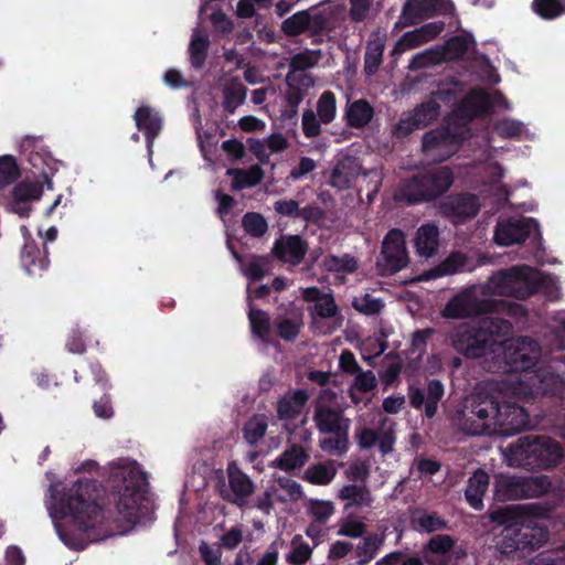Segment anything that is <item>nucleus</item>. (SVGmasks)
<instances>
[{"label": "nucleus", "mask_w": 565, "mask_h": 565, "mask_svg": "<svg viewBox=\"0 0 565 565\" xmlns=\"http://www.w3.org/2000/svg\"><path fill=\"white\" fill-rule=\"evenodd\" d=\"M268 428V419L264 414H254L248 418L243 428V438L249 446H257V444L265 437Z\"/></svg>", "instance_id": "obj_33"}, {"label": "nucleus", "mask_w": 565, "mask_h": 565, "mask_svg": "<svg viewBox=\"0 0 565 565\" xmlns=\"http://www.w3.org/2000/svg\"><path fill=\"white\" fill-rule=\"evenodd\" d=\"M199 553L205 565H221V547H212L206 542L202 541L199 545Z\"/></svg>", "instance_id": "obj_64"}, {"label": "nucleus", "mask_w": 565, "mask_h": 565, "mask_svg": "<svg viewBox=\"0 0 565 565\" xmlns=\"http://www.w3.org/2000/svg\"><path fill=\"white\" fill-rule=\"evenodd\" d=\"M507 462L511 467L526 470L551 469L563 458V449L551 437L526 435L508 446Z\"/></svg>", "instance_id": "obj_5"}, {"label": "nucleus", "mask_w": 565, "mask_h": 565, "mask_svg": "<svg viewBox=\"0 0 565 565\" xmlns=\"http://www.w3.org/2000/svg\"><path fill=\"white\" fill-rule=\"evenodd\" d=\"M541 348L530 338L511 341L504 349L505 372L520 373L519 391L526 397H565V380L548 367L539 366Z\"/></svg>", "instance_id": "obj_2"}, {"label": "nucleus", "mask_w": 565, "mask_h": 565, "mask_svg": "<svg viewBox=\"0 0 565 565\" xmlns=\"http://www.w3.org/2000/svg\"><path fill=\"white\" fill-rule=\"evenodd\" d=\"M354 161L350 158L339 161L331 171L330 184L338 190L348 189L358 173L353 168Z\"/></svg>", "instance_id": "obj_35"}, {"label": "nucleus", "mask_w": 565, "mask_h": 565, "mask_svg": "<svg viewBox=\"0 0 565 565\" xmlns=\"http://www.w3.org/2000/svg\"><path fill=\"white\" fill-rule=\"evenodd\" d=\"M417 129L422 128L409 113L408 115L401 117L398 122L393 128V135L398 139H403L408 137L413 131Z\"/></svg>", "instance_id": "obj_61"}, {"label": "nucleus", "mask_w": 565, "mask_h": 565, "mask_svg": "<svg viewBox=\"0 0 565 565\" xmlns=\"http://www.w3.org/2000/svg\"><path fill=\"white\" fill-rule=\"evenodd\" d=\"M490 484L489 475L481 468L477 469L468 479L465 489V499L476 511L483 509V497Z\"/></svg>", "instance_id": "obj_21"}, {"label": "nucleus", "mask_w": 565, "mask_h": 565, "mask_svg": "<svg viewBox=\"0 0 565 565\" xmlns=\"http://www.w3.org/2000/svg\"><path fill=\"white\" fill-rule=\"evenodd\" d=\"M20 260L23 269L30 276H41L50 265L47 246L44 245V248L40 249L33 239L25 241Z\"/></svg>", "instance_id": "obj_18"}, {"label": "nucleus", "mask_w": 565, "mask_h": 565, "mask_svg": "<svg viewBox=\"0 0 565 565\" xmlns=\"http://www.w3.org/2000/svg\"><path fill=\"white\" fill-rule=\"evenodd\" d=\"M332 437L320 440V448L323 451L341 456L349 449V431H340L331 434Z\"/></svg>", "instance_id": "obj_48"}, {"label": "nucleus", "mask_w": 565, "mask_h": 565, "mask_svg": "<svg viewBox=\"0 0 565 565\" xmlns=\"http://www.w3.org/2000/svg\"><path fill=\"white\" fill-rule=\"evenodd\" d=\"M512 330L513 326L509 320L488 317L477 323H460L452 329L449 340L458 353L469 359H478L486 355L498 338L509 335Z\"/></svg>", "instance_id": "obj_4"}, {"label": "nucleus", "mask_w": 565, "mask_h": 565, "mask_svg": "<svg viewBox=\"0 0 565 565\" xmlns=\"http://www.w3.org/2000/svg\"><path fill=\"white\" fill-rule=\"evenodd\" d=\"M505 302L493 299H479L470 291L455 295L446 303L441 316L447 319H463L475 315L492 313L499 310Z\"/></svg>", "instance_id": "obj_12"}, {"label": "nucleus", "mask_w": 565, "mask_h": 565, "mask_svg": "<svg viewBox=\"0 0 565 565\" xmlns=\"http://www.w3.org/2000/svg\"><path fill=\"white\" fill-rule=\"evenodd\" d=\"M377 385L375 374L371 371H360L353 381V387L359 392L366 393L373 391Z\"/></svg>", "instance_id": "obj_62"}, {"label": "nucleus", "mask_w": 565, "mask_h": 565, "mask_svg": "<svg viewBox=\"0 0 565 565\" xmlns=\"http://www.w3.org/2000/svg\"><path fill=\"white\" fill-rule=\"evenodd\" d=\"M383 51L384 46L380 43L370 44L366 47L364 55V71L367 75H373L377 72L382 63Z\"/></svg>", "instance_id": "obj_52"}, {"label": "nucleus", "mask_w": 565, "mask_h": 565, "mask_svg": "<svg viewBox=\"0 0 565 565\" xmlns=\"http://www.w3.org/2000/svg\"><path fill=\"white\" fill-rule=\"evenodd\" d=\"M309 458L308 451L301 445L292 444L271 462V467L282 471H291L302 468Z\"/></svg>", "instance_id": "obj_29"}, {"label": "nucleus", "mask_w": 565, "mask_h": 565, "mask_svg": "<svg viewBox=\"0 0 565 565\" xmlns=\"http://www.w3.org/2000/svg\"><path fill=\"white\" fill-rule=\"evenodd\" d=\"M308 250L307 242L299 235L282 236L274 244L273 252L275 256L291 265H299Z\"/></svg>", "instance_id": "obj_17"}, {"label": "nucleus", "mask_w": 565, "mask_h": 565, "mask_svg": "<svg viewBox=\"0 0 565 565\" xmlns=\"http://www.w3.org/2000/svg\"><path fill=\"white\" fill-rule=\"evenodd\" d=\"M20 178V168L13 156L0 157V189L14 183Z\"/></svg>", "instance_id": "obj_45"}, {"label": "nucleus", "mask_w": 565, "mask_h": 565, "mask_svg": "<svg viewBox=\"0 0 565 565\" xmlns=\"http://www.w3.org/2000/svg\"><path fill=\"white\" fill-rule=\"evenodd\" d=\"M308 512L318 524H324L334 513V507L330 501L312 499L308 505Z\"/></svg>", "instance_id": "obj_51"}, {"label": "nucleus", "mask_w": 565, "mask_h": 565, "mask_svg": "<svg viewBox=\"0 0 565 565\" xmlns=\"http://www.w3.org/2000/svg\"><path fill=\"white\" fill-rule=\"evenodd\" d=\"M248 320L252 333L264 343L270 342L271 321L269 315L262 309H250Z\"/></svg>", "instance_id": "obj_37"}, {"label": "nucleus", "mask_w": 565, "mask_h": 565, "mask_svg": "<svg viewBox=\"0 0 565 565\" xmlns=\"http://www.w3.org/2000/svg\"><path fill=\"white\" fill-rule=\"evenodd\" d=\"M455 546V540L448 534H437L430 537L424 547L426 553L446 554Z\"/></svg>", "instance_id": "obj_53"}, {"label": "nucleus", "mask_w": 565, "mask_h": 565, "mask_svg": "<svg viewBox=\"0 0 565 565\" xmlns=\"http://www.w3.org/2000/svg\"><path fill=\"white\" fill-rule=\"evenodd\" d=\"M244 231L253 237H262L268 230L266 218L257 212H247L242 218Z\"/></svg>", "instance_id": "obj_46"}, {"label": "nucleus", "mask_w": 565, "mask_h": 565, "mask_svg": "<svg viewBox=\"0 0 565 565\" xmlns=\"http://www.w3.org/2000/svg\"><path fill=\"white\" fill-rule=\"evenodd\" d=\"M494 129L501 137L514 138L521 135L522 122L511 118H503L495 124Z\"/></svg>", "instance_id": "obj_59"}, {"label": "nucleus", "mask_w": 565, "mask_h": 565, "mask_svg": "<svg viewBox=\"0 0 565 565\" xmlns=\"http://www.w3.org/2000/svg\"><path fill=\"white\" fill-rule=\"evenodd\" d=\"M274 326L277 335L287 342L295 341L300 332V323L286 317L276 318Z\"/></svg>", "instance_id": "obj_50"}, {"label": "nucleus", "mask_w": 565, "mask_h": 565, "mask_svg": "<svg viewBox=\"0 0 565 565\" xmlns=\"http://www.w3.org/2000/svg\"><path fill=\"white\" fill-rule=\"evenodd\" d=\"M306 390H289L277 402L276 412L279 420L291 422L303 411L309 401Z\"/></svg>", "instance_id": "obj_19"}, {"label": "nucleus", "mask_w": 565, "mask_h": 565, "mask_svg": "<svg viewBox=\"0 0 565 565\" xmlns=\"http://www.w3.org/2000/svg\"><path fill=\"white\" fill-rule=\"evenodd\" d=\"M489 518L493 523L504 525L499 551L510 559H523L541 548L548 540L545 525L531 519H522L519 507L508 505L492 509Z\"/></svg>", "instance_id": "obj_3"}, {"label": "nucleus", "mask_w": 565, "mask_h": 565, "mask_svg": "<svg viewBox=\"0 0 565 565\" xmlns=\"http://www.w3.org/2000/svg\"><path fill=\"white\" fill-rule=\"evenodd\" d=\"M479 198L472 193L449 195L439 205L441 214L454 223H463L473 218L479 213Z\"/></svg>", "instance_id": "obj_14"}, {"label": "nucleus", "mask_w": 565, "mask_h": 565, "mask_svg": "<svg viewBox=\"0 0 565 565\" xmlns=\"http://www.w3.org/2000/svg\"><path fill=\"white\" fill-rule=\"evenodd\" d=\"M134 119L139 131L145 134L147 145L150 147L162 129V119L150 106L137 108Z\"/></svg>", "instance_id": "obj_22"}, {"label": "nucleus", "mask_w": 565, "mask_h": 565, "mask_svg": "<svg viewBox=\"0 0 565 565\" xmlns=\"http://www.w3.org/2000/svg\"><path fill=\"white\" fill-rule=\"evenodd\" d=\"M280 31L287 38L306 34L312 44H321L330 31V21L326 12L310 7L285 19L280 24Z\"/></svg>", "instance_id": "obj_10"}, {"label": "nucleus", "mask_w": 565, "mask_h": 565, "mask_svg": "<svg viewBox=\"0 0 565 565\" xmlns=\"http://www.w3.org/2000/svg\"><path fill=\"white\" fill-rule=\"evenodd\" d=\"M316 115L323 125L331 124L337 116V98L333 92L324 90L317 100Z\"/></svg>", "instance_id": "obj_40"}, {"label": "nucleus", "mask_w": 565, "mask_h": 565, "mask_svg": "<svg viewBox=\"0 0 565 565\" xmlns=\"http://www.w3.org/2000/svg\"><path fill=\"white\" fill-rule=\"evenodd\" d=\"M414 246L419 256L431 257L439 247V228L435 223L420 225L414 238Z\"/></svg>", "instance_id": "obj_25"}, {"label": "nucleus", "mask_w": 565, "mask_h": 565, "mask_svg": "<svg viewBox=\"0 0 565 565\" xmlns=\"http://www.w3.org/2000/svg\"><path fill=\"white\" fill-rule=\"evenodd\" d=\"M493 396L472 394L458 405L451 415L452 424L468 435H483L492 430Z\"/></svg>", "instance_id": "obj_7"}, {"label": "nucleus", "mask_w": 565, "mask_h": 565, "mask_svg": "<svg viewBox=\"0 0 565 565\" xmlns=\"http://www.w3.org/2000/svg\"><path fill=\"white\" fill-rule=\"evenodd\" d=\"M492 430L504 436H512L526 429L530 417L526 411L515 403H500L493 396Z\"/></svg>", "instance_id": "obj_13"}, {"label": "nucleus", "mask_w": 565, "mask_h": 565, "mask_svg": "<svg viewBox=\"0 0 565 565\" xmlns=\"http://www.w3.org/2000/svg\"><path fill=\"white\" fill-rule=\"evenodd\" d=\"M423 11L425 20L436 15L454 17L456 7L451 0H420L415 1Z\"/></svg>", "instance_id": "obj_38"}, {"label": "nucleus", "mask_w": 565, "mask_h": 565, "mask_svg": "<svg viewBox=\"0 0 565 565\" xmlns=\"http://www.w3.org/2000/svg\"><path fill=\"white\" fill-rule=\"evenodd\" d=\"M459 137L448 127H439L424 134L422 149L425 153L435 150H449L459 143Z\"/></svg>", "instance_id": "obj_23"}, {"label": "nucleus", "mask_w": 565, "mask_h": 565, "mask_svg": "<svg viewBox=\"0 0 565 565\" xmlns=\"http://www.w3.org/2000/svg\"><path fill=\"white\" fill-rule=\"evenodd\" d=\"M384 544V535L377 533H367L355 547V557L358 565H367Z\"/></svg>", "instance_id": "obj_31"}, {"label": "nucleus", "mask_w": 565, "mask_h": 565, "mask_svg": "<svg viewBox=\"0 0 565 565\" xmlns=\"http://www.w3.org/2000/svg\"><path fill=\"white\" fill-rule=\"evenodd\" d=\"M107 488L108 505L103 509L100 484L95 479L81 478L70 488L52 495L53 509L61 519L68 516L81 532L94 530L103 521L113 519L120 532L137 524L148 509V478L134 462L111 469Z\"/></svg>", "instance_id": "obj_1"}, {"label": "nucleus", "mask_w": 565, "mask_h": 565, "mask_svg": "<svg viewBox=\"0 0 565 565\" xmlns=\"http://www.w3.org/2000/svg\"><path fill=\"white\" fill-rule=\"evenodd\" d=\"M339 308L335 303L334 297L332 294H326L324 297L317 301L313 306V315L321 319H330L337 316Z\"/></svg>", "instance_id": "obj_56"}, {"label": "nucleus", "mask_w": 565, "mask_h": 565, "mask_svg": "<svg viewBox=\"0 0 565 565\" xmlns=\"http://www.w3.org/2000/svg\"><path fill=\"white\" fill-rule=\"evenodd\" d=\"M274 210L277 214L289 218H300L301 207L296 200H278L274 203Z\"/></svg>", "instance_id": "obj_60"}, {"label": "nucleus", "mask_w": 565, "mask_h": 565, "mask_svg": "<svg viewBox=\"0 0 565 565\" xmlns=\"http://www.w3.org/2000/svg\"><path fill=\"white\" fill-rule=\"evenodd\" d=\"M532 223V218L525 217L501 220L495 225L493 239L501 246L521 244L530 236Z\"/></svg>", "instance_id": "obj_15"}, {"label": "nucleus", "mask_w": 565, "mask_h": 565, "mask_svg": "<svg viewBox=\"0 0 565 565\" xmlns=\"http://www.w3.org/2000/svg\"><path fill=\"white\" fill-rule=\"evenodd\" d=\"M338 498L347 501L345 510L350 508H371L373 503L371 490L366 484H345L339 490Z\"/></svg>", "instance_id": "obj_28"}, {"label": "nucleus", "mask_w": 565, "mask_h": 565, "mask_svg": "<svg viewBox=\"0 0 565 565\" xmlns=\"http://www.w3.org/2000/svg\"><path fill=\"white\" fill-rule=\"evenodd\" d=\"M472 36L455 35L448 39L444 44V54L448 60H461L468 52Z\"/></svg>", "instance_id": "obj_44"}, {"label": "nucleus", "mask_w": 565, "mask_h": 565, "mask_svg": "<svg viewBox=\"0 0 565 565\" xmlns=\"http://www.w3.org/2000/svg\"><path fill=\"white\" fill-rule=\"evenodd\" d=\"M435 330L433 328L418 329L412 334L411 354H416L418 358L425 353L428 340L433 337Z\"/></svg>", "instance_id": "obj_55"}, {"label": "nucleus", "mask_w": 565, "mask_h": 565, "mask_svg": "<svg viewBox=\"0 0 565 565\" xmlns=\"http://www.w3.org/2000/svg\"><path fill=\"white\" fill-rule=\"evenodd\" d=\"M210 41L206 36L195 35L189 45L190 63L193 68L201 70L207 57Z\"/></svg>", "instance_id": "obj_42"}, {"label": "nucleus", "mask_w": 565, "mask_h": 565, "mask_svg": "<svg viewBox=\"0 0 565 565\" xmlns=\"http://www.w3.org/2000/svg\"><path fill=\"white\" fill-rule=\"evenodd\" d=\"M455 175L449 167L420 171L403 180L394 193L396 202L414 205L443 196L452 185Z\"/></svg>", "instance_id": "obj_6"}, {"label": "nucleus", "mask_w": 565, "mask_h": 565, "mask_svg": "<svg viewBox=\"0 0 565 565\" xmlns=\"http://www.w3.org/2000/svg\"><path fill=\"white\" fill-rule=\"evenodd\" d=\"M532 9L539 17L545 20H552L565 13V8L561 0H534Z\"/></svg>", "instance_id": "obj_47"}, {"label": "nucleus", "mask_w": 565, "mask_h": 565, "mask_svg": "<svg viewBox=\"0 0 565 565\" xmlns=\"http://www.w3.org/2000/svg\"><path fill=\"white\" fill-rule=\"evenodd\" d=\"M313 422L321 434L349 431L350 419L345 418L340 408L318 405L315 409Z\"/></svg>", "instance_id": "obj_16"}, {"label": "nucleus", "mask_w": 565, "mask_h": 565, "mask_svg": "<svg viewBox=\"0 0 565 565\" xmlns=\"http://www.w3.org/2000/svg\"><path fill=\"white\" fill-rule=\"evenodd\" d=\"M374 117V109L366 99H358L347 104L344 120L348 127L361 129Z\"/></svg>", "instance_id": "obj_27"}, {"label": "nucleus", "mask_w": 565, "mask_h": 565, "mask_svg": "<svg viewBox=\"0 0 565 565\" xmlns=\"http://www.w3.org/2000/svg\"><path fill=\"white\" fill-rule=\"evenodd\" d=\"M412 526L417 532L433 533L447 527V522L436 512L415 511L411 518Z\"/></svg>", "instance_id": "obj_36"}, {"label": "nucleus", "mask_w": 565, "mask_h": 565, "mask_svg": "<svg viewBox=\"0 0 565 565\" xmlns=\"http://www.w3.org/2000/svg\"><path fill=\"white\" fill-rule=\"evenodd\" d=\"M227 473L228 484L235 497L232 502L238 507H243L246 502V498L254 492L255 486L250 478L234 462L228 465Z\"/></svg>", "instance_id": "obj_24"}, {"label": "nucleus", "mask_w": 565, "mask_h": 565, "mask_svg": "<svg viewBox=\"0 0 565 565\" xmlns=\"http://www.w3.org/2000/svg\"><path fill=\"white\" fill-rule=\"evenodd\" d=\"M468 264V257L461 252L451 253L446 259H444L440 264L434 266L433 268L425 270L420 275V280H431L437 279L444 276L454 275L460 271H463Z\"/></svg>", "instance_id": "obj_26"}, {"label": "nucleus", "mask_w": 565, "mask_h": 565, "mask_svg": "<svg viewBox=\"0 0 565 565\" xmlns=\"http://www.w3.org/2000/svg\"><path fill=\"white\" fill-rule=\"evenodd\" d=\"M492 108V100L490 95L481 89H471L460 103L457 114L467 119L472 120L479 115L487 114Z\"/></svg>", "instance_id": "obj_20"}, {"label": "nucleus", "mask_w": 565, "mask_h": 565, "mask_svg": "<svg viewBox=\"0 0 565 565\" xmlns=\"http://www.w3.org/2000/svg\"><path fill=\"white\" fill-rule=\"evenodd\" d=\"M337 469L332 461L318 462L309 466L303 472V480L316 486H327L335 477Z\"/></svg>", "instance_id": "obj_34"}, {"label": "nucleus", "mask_w": 565, "mask_h": 565, "mask_svg": "<svg viewBox=\"0 0 565 565\" xmlns=\"http://www.w3.org/2000/svg\"><path fill=\"white\" fill-rule=\"evenodd\" d=\"M353 307L361 313L373 316L381 312L384 303L381 299L373 298L370 294H365L360 300L353 301Z\"/></svg>", "instance_id": "obj_57"}, {"label": "nucleus", "mask_w": 565, "mask_h": 565, "mask_svg": "<svg viewBox=\"0 0 565 565\" xmlns=\"http://www.w3.org/2000/svg\"><path fill=\"white\" fill-rule=\"evenodd\" d=\"M323 266L333 273H354L359 267L356 258L350 254L328 255L323 258Z\"/></svg>", "instance_id": "obj_43"}, {"label": "nucleus", "mask_w": 565, "mask_h": 565, "mask_svg": "<svg viewBox=\"0 0 565 565\" xmlns=\"http://www.w3.org/2000/svg\"><path fill=\"white\" fill-rule=\"evenodd\" d=\"M546 477H521L497 475L493 484V500L498 502L539 498L547 491Z\"/></svg>", "instance_id": "obj_9"}, {"label": "nucleus", "mask_w": 565, "mask_h": 565, "mask_svg": "<svg viewBox=\"0 0 565 565\" xmlns=\"http://www.w3.org/2000/svg\"><path fill=\"white\" fill-rule=\"evenodd\" d=\"M223 109L227 114H234L238 106L246 99L247 87L238 79L233 78L223 89Z\"/></svg>", "instance_id": "obj_32"}, {"label": "nucleus", "mask_w": 565, "mask_h": 565, "mask_svg": "<svg viewBox=\"0 0 565 565\" xmlns=\"http://www.w3.org/2000/svg\"><path fill=\"white\" fill-rule=\"evenodd\" d=\"M411 114L418 126L425 128L439 117L440 105L435 99H429L416 106Z\"/></svg>", "instance_id": "obj_41"}, {"label": "nucleus", "mask_w": 565, "mask_h": 565, "mask_svg": "<svg viewBox=\"0 0 565 565\" xmlns=\"http://www.w3.org/2000/svg\"><path fill=\"white\" fill-rule=\"evenodd\" d=\"M365 533L366 525L362 521L354 519H348L340 525L338 530V535L350 539H363Z\"/></svg>", "instance_id": "obj_58"}, {"label": "nucleus", "mask_w": 565, "mask_h": 565, "mask_svg": "<svg viewBox=\"0 0 565 565\" xmlns=\"http://www.w3.org/2000/svg\"><path fill=\"white\" fill-rule=\"evenodd\" d=\"M42 193L43 188L41 184L23 181L15 184L11 194L13 200L23 203V201L31 202L34 200H39L42 196Z\"/></svg>", "instance_id": "obj_49"}, {"label": "nucleus", "mask_w": 565, "mask_h": 565, "mask_svg": "<svg viewBox=\"0 0 565 565\" xmlns=\"http://www.w3.org/2000/svg\"><path fill=\"white\" fill-rule=\"evenodd\" d=\"M227 173L233 175L232 189L235 191L256 186L264 178V171L258 164H254L248 169H230Z\"/></svg>", "instance_id": "obj_30"}, {"label": "nucleus", "mask_w": 565, "mask_h": 565, "mask_svg": "<svg viewBox=\"0 0 565 565\" xmlns=\"http://www.w3.org/2000/svg\"><path fill=\"white\" fill-rule=\"evenodd\" d=\"M536 274L537 271L527 265L512 266L489 277L486 288L492 295L523 300L537 291Z\"/></svg>", "instance_id": "obj_8"}, {"label": "nucleus", "mask_w": 565, "mask_h": 565, "mask_svg": "<svg viewBox=\"0 0 565 565\" xmlns=\"http://www.w3.org/2000/svg\"><path fill=\"white\" fill-rule=\"evenodd\" d=\"M322 121L312 109L302 113L301 128L307 138H316L321 134Z\"/></svg>", "instance_id": "obj_54"}, {"label": "nucleus", "mask_w": 565, "mask_h": 565, "mask_svg": "<svg viewBox=\"0 0 565 565\" xmlns=\"http://www.w3.org/2000/svg\"><path fill=\"white\" fill-rule=\"evenodd\" d=\"M312 550L307 543H300L287 555V562L292 565H303L311 557Z\"/></svg>", "instance_id": "obj_63"}, {"label": "nucleus", "mask_w": 565, "mask_h": 565, "mask_svg": "<svg viewBox=\"0 0 565 565\" xmlns=\"http://www.w3.org/2000/svg\"><path fill=\"white\" fill-rule=\"evenodd\" d=\"M425 416L433 418L437 414L438 404L445 395V387L437 379L429 380L426 390Z\"/></svg>", "instance_id": "obj_39"}, {"label": "nucleus", "mask_w": 565, "mask_h": 565, "mask_svg": "<svg viewBox=\"0 0 565 565\" xmlns=\"http://www.w3.org/2000/svg\"><path fill=\"white\" fill-rule=\"evenodd\" d=\"M405 235L399 228H392L382 242L381 256L376 262V268L382 276H392L408 264Z\"/></svg>", "instance_id": "obj_11"}]
</instances>
